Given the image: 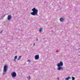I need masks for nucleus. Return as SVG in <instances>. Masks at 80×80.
I'll return each instance as SVG.
<instances>
[{"label":"nucleus","instance_id":"nucleus-6","mask_svg":"<svg viewBox=\"0 0 80 80\" xmlns=\"http://www.w3.org/2000/svg\"><path fill=\"white\" fill-rule=\"evenodd\" d=\"M12 18V16L11 15H9L7 18L8 20H10Z\"/></svg>","mask_w":80,"mask_h":80},{"label":"nucleus","instance_id":"nucleus-11","mask_svg":"<svg viewBox=\"0 0 80 80\" xmlns=\"http://www.w3.org/2000/svg\"><path fill=\"white\" fill-rule=\"evenodd\" d=\"M28 80H30V76H28Z\"/></svg>","mask_w":80,"mask_h":80},{"label":"nucleus","instance_id":"nucleus-14","mask_svg":"<svg viewBox=\"0 0 80 80\" xmlns=\"http://www.w3.org/2000/svg\"><path fill=\"white\" fill-rule=\"evenodd\" d=\"M27 62H30V61L29 60H27Z\"/></svg>","mask_w":80,"mask_h":80},{"label":"nucleus","instance_id":"nucleus-10","mask_svg":"<svg viewBox=\"0 0 80 80\" xmlns=\"http://www.w3.org/2000/svg\"><path fill=\"white\" fill-rule=\"evenodd\" d=\"M21 57H22V56H19V58L18 59V60H19L20 59H21Z\"/></svg>","mask_w":80,"mask_h":80},{"label":"nucleus","instance_id":"nucleus-17","mask_svg":"<svg viewBox=\"0 0 80 80\" xmlns=\"http://www.w3.org/2000/svg\"><path fill=\"white\" fill-rule=\"evenodd\" d=\"M4 17H5V16H4Z\"/></svg>","mask_w":80,"mask_h":80},{"label":"nucleus","instance_id":"nucleus-15","mask_svg":"<svg viewBox=\"0 0 80 80\" xmlns=\"http://www.w3.org/2000/svg\"><path fill=\"white\" fill-rule=\"evenodd\" d=\"M14 62H16V59H14Z\"/></svg>","mask_w":80,"mask_h":80},{"label":"nucleus","instance_id":"nucleus-16","mask_svg":"<svg viewBox=\"0 0 80 80\" xmlns=\"http://www.w3.org/2000/svg\"><path fill=\"white\" fill-rule=\"evenodd\" d=\"M34 45H35V44H34Z\"/></svg>","mask_w":80,"mask_h":80},{"label":"nucleus","instance_id":"nucleus-3","mask_svg":"<svg viewBox=\"0 0 80 80\" xmlns=\"http://www.w3.org/2000/svg\"><path fill=\"white\" fill-rule=\"evenodd\" d=\"M7 65H5L4 67V70H3V74H5L6 72H7Z\"/></svg>","mask_w":80,"mask_h":80},{"label":"nucleus","instance_id":"nucleus-5","mask_svg":"<svg viewBox=\"0 0 80 80\" xmlns=\"http://www.w3.org/2000/svg\"><path fill=\"white\" fill-rule=\"evenodd\" d=\"M34 58L35 60H38V59H39V55H36L35 56Z\"/></svg>","mask_w":80,"mask_h":80},{"label":"nucleus","instance_id":"nucleus-1","mask_svg":"<svg viewBox=\"0 0 80 80\" xmlns=\"http://www.w3.org/2000/svg\"><path fill=\"white\" fill-rule=\"evenodd\" d=\"M63 63L62 62H61L59 63H58L57 65L58 67V70H63V68L62 66H63Z\"/></svg>","mask_w":80,"mask_h":80},{"label":"nucleus","instance_id":"nucleus-2","mask_svg":"<svg viewBox=\"0 0 80 80\" xmlns=\"http://www.w3.org/2000/svg\"><path fill=\"white\" fill-rule=\"evenodd\" d=\"M32 11H33V12L31 13V14L32 15H37L38 14V10L37 9L34 8L32 9Z\"/></svg>","mask_w":80,"mask_h":80},{"label":"nucleus","instance_id":"nucleus-12","mask_svg":"<svg viewBox=\"0 0 80 80\" xmlns=\"http://www.w3.org/2000/svg\"><path fill=\"white\" fill-rule=\"evenodd\" d=\"M72 80H75V78L74 77H72Z\"/></svg>","mask_w":80,"mask_h":80},{"label":"nucleus","instance_id":"nucleus-8","mask_svg":"<svg viewBox=\"0 0 80 80\" xmlns=\"http://www.w3.org/2000/svg\"><path fill=\"white\" fill-rule=\"evenodd\" d=\"M69 79H70V77H68L67 78H66L65 80H68Z\"/></svg>","mask_w":80,"mask_h":80},{"label":"nucleus","instance_id":"nucleus-9","mask_svg":"<svg viewBox=\"0 0 80 80\" xmlns=\"http://www.w3.org/2000/svg\"><path fill=\"white\" fill-rule=\"evenodd\" d=\"M42 28H40L39 29V32H42Z\"/></svg>","mask_w":80,"mask_h":80},{"label":"nucleus","instance_id":"nucleus-7","mask_svg":"<svg viewBox=\"0 0 80 80\" xmlns=\"http://www.w3.org/2000/svg\"><path fill=\"white\" fill-rule=\"evenodd\" d=\"M60 21H61V22H63V20H64V19H63V18H60Z\"/></svg>","mask_w":80,"mask_h":80},{"label":"nucleus","instance_id":"nucleus-4","mask_svg":"<svg viewBox=\"0 0 80 80\" xmlns=\"http://www.w3.org/2000/svg\"><path fill=\"white\" fill-rule=\"evenodd\" d=\"M11 76L13 78H14L15 77H16V76H17L16 72H13L11 73Z\"/></svg>","mask_w":80,"mask_h":80},{"label":"nucleus","instance_id":"nucleus-13","mask_svg":"<svg viewBox=\"0 0 80 80\" xmlns=\"http://www.w3.org/2000/svg\"><path fill=\"white\" fill-rule=\"evenodd\" d=\"M14 58L15 59H17V56H15L14 57Z\"/></svg>","mask_w":80,"mask_h":80}]
</instances>
